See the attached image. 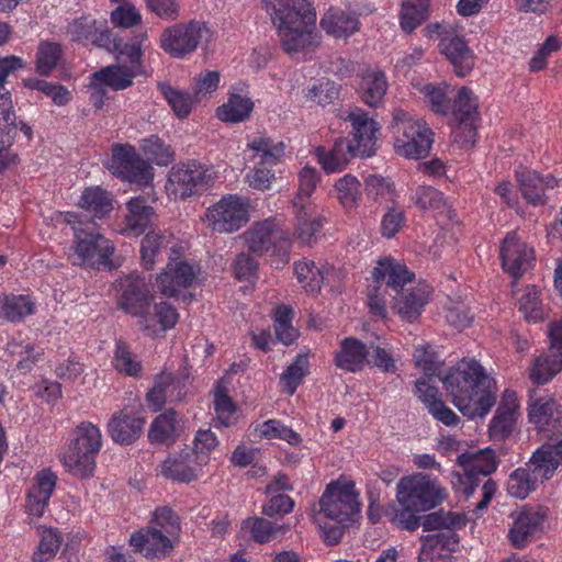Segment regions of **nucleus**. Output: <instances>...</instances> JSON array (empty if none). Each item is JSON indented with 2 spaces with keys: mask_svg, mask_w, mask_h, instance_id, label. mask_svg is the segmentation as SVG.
<instances>
[{
  "mask_svg": "<svg viewBox=\"0 0 562 562\" xmlns=\"http://www.w3.org/2000/svg\"><path fill=\"white\" fill-rule=\"evenodd\" d=\"M391 128L396 138L407 140H432L434 132L423 119H417L402 109H395L392 113Z\"/></svg>",
  "mask_w": 562,
  "mask_h": 562,
  "instance_id": "obj_26",
  "label": "nucleus"
},
{
  "mask_svg": "<svg viewBox=\"0 0 562 562\" xmlns=\"http://www.w3.org/2000/svg\"><path fill=\"white\" fill-rule=\"evenodd\" d=\"M414 278V272L409 271L404 263L393 258L380 259L372 271L373 283L368 288L370 312L380 318H385L387 302L391 303L393 296L397 291L403 290V286L413 283Z\"/></svg>",
  "mask_w": 562,
  "mask_h": 562,
  "instance_id": "obj_4",
  "label": "nucleus"
},
{
  "mask_svg": "<svg viewBox=\"0 0 562 562\" xmlns=\"http://www.w3.org/2000/svg\"><path fill=\"white\" fill-rule=\"evenodd\" d=\"M248 147L254 151L256 167L247 173L246 182L254 190H268L273 179L269 167L280 161L284 153L283 143H249Z\"/></svg>",
  "mask_w": 562,
  "mask_h": 562,
  "instance_id": "obj_14",
  "label": "nucleus"
},
{
  "mask_svg": "<svg viewBox=\"0 0 562 562\" xmlns=\"http://www.w3.org/2000/svg\"><path fill=\"white\" fill-rule=\"evenodd\" d=\"M109 171L122 179L139 186H148L154 179V169L128 143H117L112 148V157L108 161Z\"/></svg>",
  "mask_w": 562,
  "mask_h": 562,
  "instance_id": "obj_10",
  "label": "nucleus"
},
{
  "mask_svg": "<svg viewBox=\"0 0 562 562\" xmlns=\"http://www.w3.org/2000/svg\"><path fill=\"white\" fill-rule=\"evenodd\" d=\"M254 110L250 98L239 93L229 94L227 102L216 110L218 120L226 123H239L246 121Z\"/></svg>",
  "mask_w": 562,
  "mask_h": 562,
  "instance_id": "obj_38",
  "label": "nucleus"
},
{
  "mask_svg": "<svg viewBox=\"0 0 562 562\" xmlns=\"http://www.w3.org/2000/svg\"><path fill=\"white\" fill-rule=\"evenodd\" d=\"M387 81L381 70H367L361 75L359 92L369 106H376L385 95Z\"/></svg>",
  "mask_w": 562,
  "mask_h": 562,
  "instance_id": "obj_36",
  "label": "nucleus"
},
{
  "mask_svg": "<svg viewBox=\"0 0 562 562\" xmlns=\"http://www.w3.org/2000/svg\"><path fill=\"white\" fill-rule=\"evenodd\" d=\"M117 305L137 318V325L146 335L155 337L175 327L179 315L167 302L151 303L153 296L144 278L130 274L117 282Z\"/></svg>",
  "mask_w": 562,
  "mask_h": 562,
  "instance_id": "obj_2",
  "label": "nucleus"
},
{
  "mask_svg": "<svg viewBox=\"0 0 562 562\" xmlns=\"http://www.w3.org/2000/svg\"><path fill=\"white\" fill-rule=\"evenodd\" d=\"M544 516L536 510L521 512L514 521L508 532V537L514 547L521 549L528 542L537 529L540 527Z\"/></svg>",
  "mask_w": 562,
  "mask_h": 562,
  "instance_id": "obj_32",
  "label": "nucleus"
},
{
  "mask_svg": "<svg viewBox=\"0 0 562 562\" xmlns=\"http://www.w3.org/2000/svg\"><path fill=\"white\" fill-rule=\"evenodd\" d=\"M24 66L23 59L13 55L0 58V138L5 136L11 139H30L32 137L31 126L24 122L15 123V116L11 112V94L4 88L7 77Z\"/></svg>",
  "mask_w": 562,
  "mask_h": 562,
  "instance_id": "obj_11",
  "label": "nucleus"
},
{
  "mask_svg": "<svg viewBox=\"0 0 562 562\" xmlns=\"http://www.w3.org/2000/svg\"><path fill=\"white\" fill-rule=\"evenodd\" d=\"M171 537L156 526H148L132 533L130 544L146 558L160 559L169 555L173 550Z\"/></svg>",
  "mask_w": 562,
  "mask_h": 562,
  "instance_id": "obj_20",
  "label": "nucleus"
},
{
  "mask_svg": "<svg viewBox=\"0 0 562 562\" xmlns=\"http://www.w3.org/2000/svg\"><path fill=\"white\" fill-rule=\"evenodd\" d=\"M456 127L453 130L456 140H474L477 137L476 123L480 120L476 98L468 87H461L450 105Z\"/></svg>",
  "mask_w": 562,
  "mask_h": 562,
  "instance_id": "obj_15",
  "label": "nucleus"
},
{
  "mask_svg": "<svg viewBox=\"0 0 562 562\" xmlns=\"http://www.w3.org/2000/svg\"><path fill=\"white\" fill-rule=\"evenodd\" d=\"M142 150L149 165L167 166L176 156L172 147L166 143H145Z\"/></svg>",
  "mask_w": 562,
  "mask_h": 562,
  "instance_id": "obj_64",
  "label": "nucleus"
},
{
  "mask_svg": "<svg viewBox=\"0 0 562 562\" xmlns=\"http://www.w3.org/2000/svg\"><path fill=\"white\" fill-rule=\"evenodd\" d=\"M464 520L462 516L452 512L438 510L420 517V525L425 531L448 530L458 526H462Z\"/></svg>",
  "mask_w": 562,
  "mask_h": 562,
  "instance_id": "obj_59",
  "label": "nucleus"
},
{
  "mask_svg": "<svg viewBox=\"0 0 562 562\" xmlns=\"http://www.w3.org/2000/svg\"><path fill=\"white\" fill-rule=\"evenodd\" d=\"M75 437L63 456V463L68 472L78 477L93 473L95 456L101 449V431L89 422H82L75 428Z\"/></svg>",
  "mask_w": 562,
  "mask_h": 562,
  "instance_id": "obj_5",
  "label": "nucleus"
},
{
  "mask_svg": "<svg viewBox=\"0 0 562 562\" xmlns=\"http://www.w3.org/2000/svg\"><path fill=\"white\" fill-rule=\"evenodd\" d=\"M271 19L278 29L315 25L316 14L306 0H276Z\"/></svg>",
  "mask_w": 562,
  "mask_h": 562,
  "instance_id": "obj_21",
  "label": "nucleus"
},
{
  "mask_svg": "<svg viewBox=\"0 0 562 562\" xmlns=\"http://www.w3.org/2000/svg\"><path fill=\"white\" fill-rule=\"evenodd\" d=\"M440 380L454 406L470 419L486 416L496 403L495 381L475 359H462Z\"/></svg>",
  "mask_w": 562,
  "mask_h": 562,
  "instance_id": "obj_1",
  "label": "nucleus"
},
{
  "mask_svg": "<svg viewBox=\"0 0 562 562\" xmlns=\"http://www.w3.org/2000/svg\"><path fill=\"white\" fill-rule=\"evenodd\" d=\"M562 370V349L550 346L549 353L536 360L530 378L540 385L547 383Z\"/></svg>",
  "mask_w": 562,
  "mask_h": 562,
  "instance_id": "obj_41",
  "label": "nucleus"
},
{
  "mask_svg": "<svg viewBox=\"0 0 562 562\" xmlns=\"http://www.w3.org/2000/svg\"><path fill=\"white\" fill-rule=\"evenodd\" d=\"M311 26L312 25H297L294 27L279 29L283 49L291 54L313 45L315 36Z\"/></svg>",
  "mask_w": 562,
  "mask_h": 562,
  "instance_id": "obj_43",
  "label": "nucleus"
},
{
  "mask_svg": "<svg viewBox=\"0 0 562 562\" xmlns=\"http://www.w3.org/2000/svg\"><path fill=\"white\" fill-rule=\"evenodd\" d=\"M25 88L31 90H38L50 97L55 104L64 105L68 102L69 92L67 89L58 83L47 82L37 78H27L23 80Z\"/></svg>",
  "mask_w": 562,
  "mask_h": 562,
  "instance_id": "obj_62",
  "label": "nucleus"
},
{
  "mask_svg": "<svg viewBox=\"0 0 562 562\" xmlns=\"http://www.w3.org/2000/svg\"><path fill=\"white\" fill-rule=\"evenodd\" d=\"M203 27L199 22L176 24L167 27L160 36L164 50L173 57H183L192 53L202 38Z\"/></svg>",
  "mask_w": 562,
  "mask_h": 562,
  "instance_id": "obj_16",
  "label": "nucleus"
},
{
  "mask_svg": "<svg viewBox=\"0 0 562 562\" xmlns=\"http://www.w3.org/2000/svg\"><path fill=\"white\" fill-rule=\"evenodd\" d=\"M540 291L535 286H529L526 293L519 300V311L528 322L537 323L544 317V310L539 297Z\"/></svg>",
  "mask_w": 562,
  "mask_h": 562,
  "instance_id": "obj_60",
  "label": "nucleus"
},
{
  "mask_svg": "<svg viewBox=\"0 0 562 562\" xmlns=\"http://www.w3.org/2000/svg\"><path fill=\"white\" fill-rule=\"evenodd\" d=\"M176 412L169 409L158 415L148 431V438L153 443H166L173 440Z\"/></svg>",
  "mask_w": 562,
  "mask_h": 562,
  "instance_id": "obj_56",
  "label": "nucleus"
},
{
  "mask_svg": "<svg viewBox=\"0 0 562 562\" xmlns=\"http://www.w3.org/2000/svg\"><path fill=\"white\" fill-rule=\"evenodd\" d=\"M168 246L169 239L166 235L156 232H148L142 239L140 244L143 266L146 269L153 268L156 258L166 251Z\"/></svg>",
  "mask_w": 562,
  "mask_h": 562,
  "instance_id": "obj_50",
  "label": "nucleus"
},
{
  "mask_svg": "<svg viewBox=\"0 0 562 562\" xmlns=\"http://www.w3.org/2000/svg\"><path fill=\"white\" fill-rule=\"evenodd\" d=\"M180 382L170 373H161L156 376L153 389L147 393L146 398L154 411H159L167 401H180V391L175 395V391L179 390Z\"/></svg>",
  "mask_w": 562,
  "mask_h": 562,
  "instance_id": "obj_34",
  "label": "nucleus"
},
{
  "mask_svg": "<svg viewBox=\"0 0 562 562\" xmlns=\"http://www.w3.org/2000/svg\"><path fill=\"white\" fill-rule=\"evenodd\" d=\"M157 88L179 119L189 116L192 104L195 101L194 94L190 95L189 93L177 90L167 82H158Z\"/></svg>",
  "mask_w": 562,
  "mask_h": 562,
  "instance_id": "obj_46",
  "label": "nucleus"
},
{
  "mask_svg": "<svg viewBox=\"0 0 562 562\" xmlns=\"http://www.w3.org/2000/svg\"><path fill=\"white\" fill-rule=\"evenodd\" d=\"M429 14V0H406L402 4L401 26L411 33L422 24Z\"/></svg>",
  "mask_w": 562,
  "mask_h": 562,
  "instance_id": "obj_44",
  "label": "nucleus"
},
{
  "mask_svg": "<svg viewBox=\"0 0 562 562\" xmlns=\"http://www.w3.org/2000/svg\"><path fill=\"white\" fill-rule=\"evenodd\" d=\"M439 49L450 61L457 76L465 77L473 69L475 57L462 37L457 35L442 37Z\"/></svg>",
  "mask_w": 562,
  "mask_h": 562,
  "instance_id": "obj_25",
  "label": "nucleus"
},
{
  "mask_svg": "<svg viewBox=\"0 0 562 562\" xmlns=\"http://www.w3.org/2000/svg\"><path fill=\"white\" fill-rule=\"evenodd\" d=\"M364 192L375 202L394 201L396 196L395 184L381 175H369L364 178Z\"/></svg>",
  "mask_w": 562,
  "mask_h": 562,
  "instance_id": "obj_52",
  "label": "nucleus"
},
{
  "mask_svg": "<svg viewBox=\"0 0 562 562\" xmlns=\"http://www.w3.org/2000/svg\"><path fill=\"white\" fill-rule=\"evenodd\" d=\"M144 424V418L121 412L110 419L108 430L115 442L127 446L139 438Z\"/></svg>",
  "mask_w": 562,
  "mask_h": 562,
  "instance_id": "obj_28",
  "label": "nucleus"
},
{
  "mask_svg": "<svg viewBox=\"0 0 562 562\" xmlns=\"http://www.w3.org/2000/svg\"><path fill=\"white\" fill-rule=\"evenodd\" d=\"M528 417L546 439L531 458L535 476L550 479L562 464V412L555 401L531 395Z\"/></svg>",
  "mask_w": 562,
  "mask_h": 562,
  "instance_id": "obj_3",
  "label": "nucleus"
},
{
  "mask_svg": "<svg viewBox=\"0 0 562 562\" xmlns=\"http://www.w3.org/2000/svg\"><path fill=\"white\" fill-rule=\"evenodd\" d=\"M34 481L27 494L26 510L32 516L41 517L56 487L57 476L52 470L44 469L35 475Z\"/></svg>",
  "mask_w": 562,
  "mask_h": 562,
  "instance_id": "obj_27",
  "label": "nucleus"
},
{
  "mask_svg": "<svg viewBox=\"0 0 562 562\" xmlns=\"http://www.w3.org/2000/svg\"><path fill=\"white\" fill-rule=\"evenodd\" d=\"M420 512L422 510L418 508L400 505V508H392L390 512H386V516H389L390 520L400 528L407 531H414L420 526V517L417 516Z\"/></svg>",
  "mask_w": 562,
  "mask_h": 562,
  "instance_id": "obj_63",
  "label": "nucleus"
},
{
  "mask_svg": "<svg viewBox=\"0 0 562 562\" xmlns=\"http://www.w3.org/2000/svg\"><path fill=\"white\" fill-rule=\"evenodd\" d=\"M430 288L427 284L412 286V283L397 291L391 301V308L405 322H415L428 303Z\"/></svg>",
  "mask_w": 562,
  "mask_h": 562,
  "instance_id": "obj_22",
  "label": "nucleus"
},
{
  "mask_svg": "<svg viewBox=\"0 0 562 562\" xmlns=\"http://www.w3.org/2000/svg\"><path fill=\"white\" fill-rule=\"evenodd\" d=\"M308 374V355L300 353L280 375V382L283 385V391L289 395H293L299 385L303 382L304 378L307 376Z\"/></svg>",
  "mask_w": 562,
  "mask_h": 562,
  "instance_id": "obj_42",
  "label": "nucleus"
},
{
  "mask_svg": "<svg viewBox=\"0 0 562 562\" xmlns=\"http://www.w3.org/2000/svg\"><path fill=\"white\" fill-rule=\"evenodd\" d=\"M213 171L205 165L190 160L173 166L168 175L166 190L173 199L184 200L206 190L213 182Z\"/></svg>",
  "mask_w": 562,
  "mask_h": 562,
  "instance_id": "obj_8",
  "label": "nucleus"
},
{
  "mask_svg": "<svg viewBox=\"0 0 562 562\" xmlns=\"http://www.w3.org/2000/svg\"><path fill=\"white\" fill-rule=\"evenodd\" d=\"M204 464H206L205 458L196 461L194 453L190 449H184L168 457L160 465V473L173 482L190 483L198 480Z\"/></svg>",
  "mask_w": 562,
  "mask_h": 562,
  "instance_id": "obj_23",
  "label": "nucleus"
},
{
  "mask_svg": "<svg viewBox=\"0 0 562 562\" xmlns=\"http://www.w3.org/2000/svg\"><path fill=\"white\" fill-rule=\"evenodd\" d=\"M80 205L93 217L103 218L112 211V202L106 191L100 188L87 189L82 193Z\"/></svg>",
  "mask_w": 562,
  "mask_h": 562,
  "instance_id": "obj_47",
  "label": "nucleus"
},
{
  "mask_svg": "<svg viewBox=\"0 0 562 562\" xmlns=\"http://www.w3.org/2000/svg\"><path fill=\"white\" fill-rule=\"evenodd\" d=\"M127 210L125 231L135 236L143 234L155 215L153 206L146 204L145 198L137 196L127 203Z\"/></svg>",
  "mask_w": 562,
  "mask_h": 562,
  "instance_id": "obj_39",
  "label": "nucleus"
},
{
  "mask_svg": "<svg viewBox=\"0 0 562 562\" xmlns=\"http://www.w3.org/2000/svg\"><path fill=\"white\" fill-rule=\"evenodd\" d=\"M296 209V236L305 245H311L316 240V233L323 226L322 220L314 214V209L303 203L293 201Z\"/></svg>",
  "mask_w": 562,
  "mask_h": 562,
  "instance_id": "obj_37",
  "label": "nucleus"
},
{
  "mask_svg": "<svg viewBox=\"0 0 562 562\" xmlns=\"http://www.w3.org/2000/svg\"><path fill=\"white\" fill-rule=\"evenodd\" d=\"M370 350L357 338L347 337L341 340L340 349L335 356V364L346 371L356 372L362 369Z\"/></svg>",
  "mask_w": 562,
  "mask_h": 562,
  "instance_id": "obj_29",
  "label": "nucleus"
},
{
  "mask_svg": "<svg viewBox=\"0 0 562 562\" xmlns=\"http://www.w3.org/2000/svg\"><path fill=\"white\" fill-rule=\"evenodd\" d=\"M529 468L530 470L517 469L509 475L507 491L512 496L524 499L532 491L533 481L538 479L544 480L541 476H535L531 460L529 461Z\"/></svg>",
  "mask_w": 562,
  "mask_h": 562,
  "instance_id": "obj_53",
  "label": "nucleus"
},
{
  "mask_svg": "<svg viewBox=\"0 0 562 562\" xmlns=\"http://www.w3.org/2000/svg\"><path fill=\"white\" fill-rule=\"evenodd\" d=\"M414 361L416 367L423 370L427 379H431L432 376H441V368L443 362L438 359L437 353L430 348L429 345H418L415 348Z\"/></svg>",
  "mask_w": 562,
  "mask_h": 562,
  "instance_id": "obj_58",
  "label": "nucleus"
},
{
  "mask_svg": "<svg viewBox=\"0 0 562 562\" xmlns=\"http://www.w3.org/2000/svg\"><path fill=\"white\" fill-rule=\"evenodd\" d=\"M356 15L338 9H329L321 20L327 34L337 38L348 37L358 30Z\"/></svg>",
  "mask_w": 562,
  "mask_h": 562,
  "instance_id": "obj_35",
  "label": "nucleus"
},
{
  "mask_svg": "<svg viewBox=\"0 0 562 562\" xmlns=\"http://www.w3.org/2000/svg\"><path fill=\"white\" fill-rule=\"evenodd\" d=\"M522 196L531 204L543 203L544 191L557 183L552 176L540 177L537 171L524 169L516 172Z\"/></svg>",
  "mask_w": 562,
  "mask_h": 562,
  "instance_id": "obj_30",
  "label": "nucleus"
},
{
  "mask_svg": "<svg viewBox=\"0 0 562 562\" xmlns=\"http://www.w3.org/2000/svg\"><path fill=\"white\" fill-rule=\"evenodd\" d=\"M445 491L435 480L425 474L403 476L396 486L398 505L429 510L439 505L445 498Z\"/></svg>",
  "mask_w": 562,
  "mask_h": 562,
  "instance_id": "obj_7",
  "label": "nucleus"
},
{
  "mask_svg": "<svg viewBox=\"0 0 562 562\" xmlns=\"http://www.w3.org/2000/svg\"><path fill=\"white\" fill-rule=\"evenodd\" d=\"M195 269L187 261L168 263L166 270L156 279V286L161 294L175 296L179 288H189L195 280Z\"/></svg>",
  "mask_w": 562,
  "mask_h": 562,
  "instance_id": "obj_24",
  "label": "nucleus"
},
{
  "mask_svg": "<svg viewBox=\"0 0 562 562\" xmlns=\"http://www.w3.org/2000/svg\"><path fill=\"white\" fill-rule=\"evenodd\" d=\"M241 529L249 532L257 543H267L274 540L280 533L289 530V525H277L262 517H248L243 520Z\"/></svg>",
  "mask_w": 562,
  "mask_h": 562,
  "instance_id": "obj_40",
  "label": "nucleus"
},
{
  "mask_svg": "<svg viewBox=\"0 0 562 562\" xmlns=\"http://www.w3.org/2000/svg\"><path fill=\"white\" fill-rule=\"evenodd\" d=\"M294 272L304 290L308 293H317L322 289L324 274L312 260H302L294 265Z\"/></svg>",
  "mask_w": 562,
  "mask_h": 562,
  "instance_id": "obj_48",
  "label": "nucleus"
},
{
  "mask_svg": "<svg viewBox=\"0 0 562 562\" xmlns=\"http://www.w3.org/2000/svg\"><path fill=\"white\" fill-rule=\"evenodd\" d=\"M518 401L514 391L506 390L488 425V437L493 441H504L515 430L518 417Z\"/></svg>",
  "mask_w": 562,
  "mask_h": 562,
  "instance_id": "obj_19",
  "label": "nucleus"
},
{
  "mask_svg": "<svg viewBox=\"0 0 562 562\" xmlns=\"http://www.w3.org/2000/svg\"><path fill=\"white\" fill-rule=\"evenodd\" d=\"M137 76H139V70H130L126 65H110L95 71L92 78L101 86L121 91L132 87L134 78Z\"/></svg>",
  "mask_w": 562,
  "mask_h": 562,
  "instance_id": "obj_31",
  "label": "nucleus"
},
{
  "mask_svg": "<svg viewBox=\"0 0 562 562\" xmlns=\"http://www.w3.org/2000/svg\"><path fill=\"white\" fill-rule=\"evenodd\" d=\"M360 187V181L352 175H346L336 181L337 198L345 209L351 210L358 205Z\"/></svg>",
  "mask_w": 562,
  "mask_h": 562,
  "instance_id": "obj_57",
  "label": "nucleus"
},
{
  "mask_svg": "<svg viewBox=\"0 0 562 562\" xmlns=\"http://www.w3.org/2000/svg\"><path fill=\"white\" fill-rule=\"evenodd\" d=\"M319 513L314 517L319 521V515L336 521V524L350 526L360 512L358 494L355 491L353 483L340 484L331 482L327 485L319 499Z\"/></svg>",
  "mask_w": 562,
  "mask_h": 562,
  "instance_id": "obj_6",
  "label": "nucleus"
},
{
  "mask_svg": "<svg viewBox=\"0 0 562 562\" xmlns=\"http://www.w3.org/2000/svg\"><path fill=\"white\" fill-rule=\"evenodd\" d=\"M63 54V48L58 43H41L36 54V72L41 76H48L58 66Z\"/></svg>",
  "mask_w": 562,
  "mask_h": 562,
  "instance_id": "obj_49",
  "label": "nucleus"
},
{
  "mask_svg": "<svg viewBox=\"0 0 562 562\" xmlns=\"http://www.w3.org/2000/svg\"><path fill=\"white\" fill-rule=\"evenodd\" d=\"M248 249L257 255H262L271 247L286 252L290 240L289 234L282 229L276 220H266L257 223L245 234Z\"/></svg>",
  "mask_w": 562,
  "mask_h": 562,
  "instance_id": "obj_17",
  "label": "nucleus"
},
{
  "mask_svg": "<svg viewBox=\"0 0 562 562\" xmlns=\"http://www.w3.org/2000/svg\"><path fill=\"white\" fill-rule=\"evenodd\" d=\"M460 461L465 467L468 479L471 483V486L465 488L468 496L471 495L474 491L473 483L476 481L477 475L481 474L483 476H487L497 468L495 453L490 449L480 451L479 453L471 457H465L462 454L460 457Z\"/></svg>",
  "mask_w": 562,
  "mask_h": 562,
  "instance_id": "obj_33",
  "label": "nucleus"
},
{
  "mask_svg": "<svg viewBox=\"0 0 562 562\" xmlns=\"http://www.w3.org/2000/svg\"><path fill=\"white\" fill-rule=\"evenodd\" d=\"M502 266L514 279L520 278L531 266L533 250L521 241L516 232H510L501 246Z\"/></svg>",
  "mask_w": 562,
  "mask_h": 562,
  "instance_id": "obj_18",
  "label": "nucleus"
},
{
  "mask_svg": "<svg viewBox=\"0 0 562 562\" xmlns=\"http://www.w3.org/2000/svg\"><path fill=\"white\" fill-rule=\"evenodd\" d=\"M347 121L350 122L355 140H374L380 125L361 109L348 113Z\"/></svg>",
  "mask_w": 562,
  "mask_h": 562,
  "instance_id": "obj_45",
  "label": "nucleus"
},
{
  "mask_svg": "<svg viewBox=\"0 0 562 562\" xmlns=\"http://www.w3.org/2000/svg\"><path fill=\"white\" fill-rule=\"evenodd\" d=\"M113 366L128 376H137L142 372V363L125 341L119 340L113 358Z\"/></svg>",
  "mask_w": 562,
  "mask_h": 562,
  "instance_id": "obj_55",
  "label": "nucleus"
},
{
  "mask_svg": "<svg viewBox=\"0 0 562 562\" xmlns=\"http://www.w3.org/2000/svg\"><path fill=\"white\" fill-rule=\"evenodd\" d=\"M75 239L74 265L98 269L110 263L114 247L109 239L94 229V225H87L86 228L75 227Z\"/></svg>",
  "mask_w": 562,
  "mask_h": 562,
  "instance_id": "obj_9",
  "label": "nucleus"
},
{
  "mask_svg": "<svg viewBox=\"0 0 562 562\" xmlns=\"http://www.w3.org/2000/svg\"><path fill=\"white\" fill-rule=\"evenodd\" d=\"M35 305L26 295H9L5 296L1 305V314L3 318L16 323L24 317L33 314Z\"/></svg>",
  "mask_w": 562,
  "mask_h": 562,
  "instance_id": "obj_51",
  "label": "nucleus"
},
{
  "mask_svg": "<svg viewBox=\"0 0 562 562\" xmlns=\"http://www.w3.org/2000/svg\"><path fill=\"white\" fill-rule=\"evenodd\" d=\"M41 541L37 552L34 553L35 562H46L55 557L63 542L61 533L54 528L38 527Z\"/></svg>",
  "mask_w": 562,
  "mask_h": 562,
  "instance_id": "obj_54",
  "label": "nucleus"
},
{
  "mask_svg": "<svg viewBox=\"0 0 562 562\" xmlns=\"http://www.w3.org/2000/svg\"><path fill=\"white\" fill-rule=\"evenodd\" d=\"M259 431L267 439H282L291 446H297L301 442V437L297 432L277 419H269L261 424Z\"/></svg>",
  "mask_w": 562,
  "mask_h": 562,
  "instance_id": "obj_61",
  "label": "nucleus"
},
{
  "mask_svg": "<svg viewBox=\"0 0 562 562\" xmlns=\"http://www.w3.org/2000/svg\"><path fill=\"white\" fill-rule=\"evenodd\" d=\"M207 227L218 233H234L248 222V203L237 195L223 196L207 209Z\"/></svg>",
  "mask_w": 562,
  "mask_h": 562,
  "instance_id": "obj_12",
  "label": "nucleus"
},
{
  "mask_svg": "<svg viewBox=\"0 0 562 562\" xmlns=\"http://www.w3.org/2000/svg\"><path fill=\"white\" fill-rule=\"evenodd\" d=\"M374 143H329L317 146L315 155L327 173L342 171L355 157L369 158L375 155Z\"/></svg>",
  "mask_w": 562,
  "mask_h": 562,
  "instance_id": "obj_13",
  "label": "nucleus"
}]
</instances>
